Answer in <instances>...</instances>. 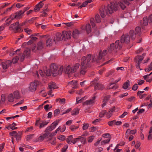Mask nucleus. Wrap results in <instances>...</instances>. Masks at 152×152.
Instances as JSON below:
<instances>
[{
  "label": "nucleus",
  "mask_w": 152,
  "mask_h": 152,
  "mask_svg": "<svg viewBox=\"0 0 152 152\" xmlns=\"http://www.w3.org/2000/svg\"><path fill=\"white\" fill-rule=\"evenodd\" d=\"M118 5L116 2H111L110 4H108L105 7V10L107 11L108 14H112L114 11H116L118 9Z\"/></svg>",
  "instance_id": "1"
},
{
  "label": "nucleus",
  "mask_w": 152,
  "mask_h": 152,
  "mask_svg": "<svg viewBox=\"0 0 152 152\" xmlns=\"http://www.w3.org/2000/svg\"><path fill=\"white\" fill-rule=\"evenodd\" d=\"M59 128H57L54 132L50 133L48 132H46L44 134H42L37 139V141H42L45 139L47 138L48 137V136L51 137L56 135L57 132L59 130Z\"/></svg>",
  "instance_id": "2"
},
{
  "label": "nucleus",
  "mask_w": 152,
  "mask_h": 152,
  "mask_svg": "<svg viewBox=\"0 0 152 152\" xmlns=\"http://www.w3.org/2000/svg\"><path fill=\"white\" fill-rule=\"evenodd\" d=\"M91 55H88L86 57L85 56H83L81 58V62L80 66H86L87 67L91 66L90 61L91 60Z\"/></svg>",
  "instance_id": "3"
},
{
  "label": "nucleus",
  "mask_w": 152,
  "mask_h": 152,
  "mask_svg": "<svg viewBox=\"0 0 152 152\" xmlns=\"http://www.w3.org/2000/svg\"><path fill=\"white\" fill-rule=\"evenodd\" d=\"M9 29L10 30H14L16 33L20 32L23 31V29L20 27L19 22H16L15 23L12 24L10 27Z\"/></svg>",
  "instance_id": "4"
},
{
  "label": "nucleus",
  "mask_w": 152,
  "mask_h": 152,
  "mask_svg": "<svg viewBox=\"0 0 152 152\" xmlns=\"http://www.w3.org/2000/svg\"><path fill=\"white\" fill-rule=\"evenodd\" d=\"M141 31V28L139 27H137L135 29V33H134V31L130 30L129 32V34L131 37V38L132 40H134L136 37V34H138L140 35Z\"/></svg>",
  "instance_id": "5"
},
{
  "label": "nucleus",
  "mask_w": 152,
  "mask_h": 152,
  "mask_svg": "<svg viewBox=\"0 0 152 152\" xmlns=\"http://www.w3.org/2000/svg\"><path fill=\"white\" fill-rule=\"evenodd\" d=\"M38 84V82L36 80L30 83L28 86V90L31 92L35 91L36 90L37 86Z\"/></svg>",
  "instance_id": "6"
},
{
  "label": "nucleus",
  "mask_w": 152,
  "mask_h": 152,
  "mask_svg": "<svg viewBox=\"0 0 152 152\" xmlns=\"http://www.w3.org/2000/svg\"><path fill=\"white\" fill-rule=\"evenodd\" d=\"M145 55V54H143L141 56H136L134 59L135 62L137 63L136 65V67L137 69H139L140 67V63L143 59L144 56Z\"/></svg>",
  "instance_id": "7"
},
{
  "label": "nucleus",
  "mask_w": 152,
  "mask_h": 152,
  "mask_svg": "<svg viewBox=\"0 0 152 152\" xmlns=\"http://www.w3.org/2000/svg\"><path fill=\"white\" fill-rule=\"evenodd\" d=\"M131 37L130 35L128 34L125 35H123L121 37V43L125 42L126 43H129L130 42Z\"/></svg>",
  "instance_id": "8"
},
{
  "label": "nucleus",
  "mask_w": 152,
  "mask_h": 152,
  "mask_svg": "<svg viewBox=\"0 0 152 152\" xmlns=\"http://www.w3.org/2000/svg\"><path fill=\"white\" fill-rule=\"evenodd\" d=\"M30 54V50L29 48H26L24 51L23 54L22 56L21 54H19L20 56V60L21 61H23L25 58H28L29 57Z\"/></svg>",
  "instance_id": "9"
},
{
  "label": "nucleus",
  "mask_w": 152,
  "mask_h": 152,
  "mask_svg": "<svg viewBox=\"0 0 152 152\" xmlns=\"http://www.w3.org/2000/svg\"><path fill=\"white\" fill-rule=\"evenodd\" d=\"M50 69L52 72V74H53L54 76L56 75L57 73L58 66L55 64H52L50 66Z\"/></svg>",
  "instance_id": "10"
},
{
  "label": "nucleus",
  "mask_w": 152,
  "mask_h": 152,
  "mask_svg": "<svg viewBox=\"0 0 152 152\" xmlns=\"http://www.w3.org/2000/svg\"><path fill=\"white\" fill-rule=\"evenodd\" d=\"M96 96H95L92 97V98L89 100H87L84 102L83 104L84 106L86 105H93L94 104L95 102V99Z\"/></svg>",
  "instance_id": "11"
},
{
  "label": "nucleus",
  "mask_w": 152,
  "mask_h": 152,
  "mask_svg": "<svg viewBox=\"0 0 152 152\" xmlns=\"http://www.w3.org/2000/svg\"><path fill=\"white\" fill-rule=\"evenodd\" d=\"M129 4V2L127 0H120L118 3V5L123 10H124L126 8L124 4L128 5Z\"/></svg>",
  "instance_id": "12"
},
{
  "label": "nucleus",
  "mask_w": 152,
  "mask_h": 152,
  "mask_svg": "<svg viewBox=\"0 0 152 152\" xmlns=\"http://www.w3.org/2000/svg\"><path fill=\"white\" fill-rule=\"evenodd\" d=\"M81 29L82 30H86L87 34H89L91 32V27L90 24L88 23L86 25H84L82 26Z\"/></svg>",
  "instance_id": "13"
},
{
  "label": "nucleus",
  "mask_w": 152,
  "mask_h": 152,
  "mask_svg": "<svg viewBox=\"0 0 152 152\" xmlns=\"http://www.w3.org/2000/svg\"><path fill=\"white\" fill-rule=\"evenodd\" d=\"M62 34L63 37L64 39H68L70 38L72 36L71 32L70 31H64Z\"/></svg>",
  "instance_id": "14"
},
{
  "label": "nucleus",
  "mask_w": 152,
  "mask_h": 152,
  "mask_svg": "<svg viewBox=\"0 0 152 152\" xmlns=\"http://www.w3.org/2000/svg\"><path fill=\"white\" fill-rule=\"evenodd\" d=\"M107 51L106 50H104L102 53L100 52L99 54L98 58L96 60V62L98 63L99 62V60H101L102 59V57L104 56L107 54Z\"/></svg>",
  "instance_id": "15"
},
{
  "label": "nucleus",
  "mask_w": 152,
  "mask_h": 152,
  "mask_svg": "<svg viewBox=\"0 0 152 152\" xmlns=\"http://www.w3.org/2000/svg\"><path fill=\"white\" fill-rule=\"evenodd\" d=\"M62 34L59 33H57L56 35L55 36V37L54 40V41L56 42L58 41H61L63 39Z\"/></svg>",
  "instance_id": "16"
},
{
  "label": "nucleus",
  "mask_w": 152,
  "mask_h": 152,
  "mask_svg": "<svg viewBox=\"0 0 152 152\" xmlns=\"http://www.w3.org/2000/svg\"><path fill=\"white\" fill-rule=\"evenodd\" d=\"M80 66V64L77 63L75 64L74 66L72 67L70 72L71 73H73L76 72L77 69H78Z\"/></svg>",
  "instance_id": "17"
},
{
  "label": "nucleus",
  "mask_w": 152,
  "mask_h": 152,
  "mask_svg": "<svg viewBox=\"0 0 152 152\" xmlns=\"http://www.w3.org/2000/svg\"><path fill=\"white\" fill-rule=\"evenodd\" d=\"M43 1H40L37 4L34 8V10L35 12L39 11L41 8L42 7L44 4L42 3Z\"/></svg>",
  "instance_id": "18"
},
{
  "label": "nucleus",
  "mask_w": 152,
  "mask_h": 152,
  "mask_svg": "<svg viewBox=\"0 0 152 152\" xmlns=\"http://www.w3.org/2000/svg\"><path fill=\"white\" fill-rule=\"evenodd\" d=\"M15 18H17L15 14H12L10 17V18L6 20V22L7 24H9L10 23L12 20Z\"/></svg>",
  "instance_id": "19"
},
{
  "label": "nucleus",
  "mask_w": 152,
  "mask_h": 152,
  "mask_svg": "<svg viewBox=\"0 0 152 152\" xmlns=\"http://www.w3.org/2000/svg\"><path fill=\"white\" fill-rule=\"evenodd\" d=\"M68 86H70L73 88H76L77 87V82L75 80H73L69 82L68 83Z\"/></svg>",
  "instance_id": "20"
},
{
  "label": "nucleus",
  "mask_w": 152,
  "mask_h": 152,
  "mask_svg": "<svg viewBox=\"0 0 152 152\" xmlns=\"http://www.w3.org/2000/svg\"><path fill=\"white\" fill-rule=\"evenodd\" d=\"M11 63V61L9 60H7L4 62H2V65L3 69H7Z\"/></svg>",
  "instance_id": "21"
},
{
  "label": "nucleus",
  "mask_w": 152,
  "mask_h": 152,
  "mask_svg": "<svg viewBox=\"0 0 152 152\" xmlns=\"http://www.w3.org/2000/svg\"><path fill=\"white\" fill-rule=\"evenodd\" d=\"M87 67L86 66H80V73L82 75H84L86 73Z\"/></svg>",
  "instance_id": "22"
},
{
  "label": "nucleus",
  "mask_w": 152,
  "mask_h": 152,
  "mask_svg": "<svg viewBox=\"0 0 152 152\" xmlns=\"http://www.w3.org/2000/svg\"><path fill=\"white\" fill-rule=\"evenodd\" d=\"M100 13L101 16L102 18H104L107 15H108L104 7L100 10Z\"/></svg>",
  "instance_id": "23"
},
{
  "label": "nucleus",
  "mask_w": 152,
  "mask_h": 152,
  "mask_svg": "<svg viewBox=\"0 0 152 152\" xmlns=\"http://www.w3.org/2000/svg\"><path fill=\"white\" fill-rule=\"evenodd\" d=\"M80 34V31L77 29L74 30L72 32V37L74 38H77Z\"/></svg>",
  "instance_id": "24"
},
{
  "label": "nucleus",
  "mask_w": 152,
  "mask_h": 152,
  "mask_svg": "<svg viewBox=\"0 0 152 152\" xmlns=\"http://www.w3.org/2000/svg\"><path fill=\"white\" fill-rule=\"evenodd\" d=\"M48 87L50 89H54L58 88V87L55 83L51 82L49 84Z\"/></svg>",
  "instance_id": "25"
},
{
  "label": "nucleus",
  "mask_w": 152,
  "mask_h": 152,
  "mask_svg": "<svg viewBox=\"0 0 152 152\" xmlns=\"http://www.w3.org/2000/svg\"><path fill=\"white\" fill-rule=\"evenodd\" d=\"M23 12L22 10H20L18 11L15 14L16 16L17 19H20L21 18L23 14Z\"/></svg>",
  "instance_id": "26"
},
{
  "label": "nucleus",
  "mask_w": 152,
  "mask_h": 152,
  "mask_svg": "<svg viewBox=\"0 0 152 152\" xmlns=\"http://www.w3.org/2000/svg\"><path fill=\"white\" fill-rule=\"evenodd\" d=\"M114 46L116 49L118 48L120 49L122 47V45L119 44V41L117 40L115 42Z\"/></svg>",
  "instance_id": "27"
},
{
  "label": "nucleus",
  "mask_w": 152,
  "mask_h": 152,
  "mask_svg": "<svg viewBox=\"0 0 152 152\" xmlns=\"http://www.w3.org/2000/svg\"><path fill=\"white\" fill-rule=\"evenodd\" d=\"M53 45V41L51 38H48L46 41V45L47 46L50 47Z\"/></svg>",
  "instance_id": "28"
},
{
  "label": "nucleus",
  "mask_w": 152,
  "mask_h": 152,
  "mask_svg": "<svg viewBox=\"0 0 152 152\" xmlns=\"http://www.w3.org/2000/svg\"><path fill=\"white\" fill-rule=\"evenodd\" d=\"M103 88V86L100 83H97L95 86V89L96 90L98 89L99 90H102Z\"/></svg>",
  "instance_id": "29"
},
{
  "label": "nucleus",
  "mask_w": 152,
  "mask_h": 152,
  "mask_svg": "<svg viewBox=\"0 0 152 152\" xmlns=\"http://www.w3.org/2000/svg\"><path fill=\"white\" fill-rule=\"evenodd\" d=\"M72 139L73 136L72 135L69 136L66 139V141L67 143L69 144H70L72 143Z\"/></svg>",
  "instance_id": "30"
},
{
  "label": "nucleus",
  "mask_w": 152,
  "mask_h": 152,
  "mask_svg": "<svg viewBox=\"0 0 152 152\" xmlns=\"http://www.w3.org/2000/svg\"><path fill=\"white\" fill-rule=\"evenodd\" d=\"M43 43L40 41L38 42L37 44V48L38 50L42 49L43 48Z\"/></svg>",
  "instance_id": "31"
},
{
  "label": "nucleus",
  "mask_w": 152,
  "mask_h": 152,
  "mask_svg": "<svg viewBox=\"0 0 152 152\" xmlns=\"http://www.w3.org/2000/svg\"><path fill=\"white\" fill-rule=\"evenodd\" d=\"M14 95L15 99H19L20 97L18 91H15L14 92Z\"/></svg>",
  "instance_id": "32"
},
{
  "label": "nucleus",
  "mask_w": 152,
  "mask_h": 152,
  "mask_svg": "<svg viewBox=\"0 0 152 152\" xmlns=\"http://www.w3.org/2000/svg\"><path fill=\"white\" fill-rule=\"evenodd\" d=\"M8 100L10 102H12L14 101V98L12 94H10L8 96Z\"/></svg>",
  "instance_id": "33"
},
{
  "label": "nucleus",
  "mask_w": 152,
  "mask_h": 152,
  "mask_svg": "<svg viewBox=\"0 0 152 152\" xmlns=\"http://www.w3.org/2000/svg\"><path fill=\"white\" fill-rule=\"evenodd\" d=\"M18 54V56H16L15 58L12 59V61L11 62V63L12 62L13 64H15L17 62L19 59H20V56Z\"/></svg>",
  "instance_id": "34"
},
{
  "label": "nucleus",
  "mask_w": 152,
  "mask_h": 152,
  "mask_svg": "<svg viewBox=\"0 0 152 152\" xmlns=\"http://www.w3.org/2000/svg\"><path fill=\"white\" fill-rule=\"evenodd\" d=\"M114 45L113 43L110 44V46L108 47V50L110 53H111L115 48Z\"/></svg>",
  "instance_id": "35"
},
{
  "label": "nucleus",
  "mask_w": 152,
  "mask_h": 152,
  "mask_svg": "<svg viewBox=\"0 0 152 152\" xmlns=\"http://www.w3.org/2000/svg\"><path fill=\"white\" fill-rule=\"evenodd\" d=\"M129 80H127L123 85V88L124 89H126L129 86Z\"/></svg>",
  "instance_id": "36"
},
{
  "label": "nucleus",
  "mask_w": 152,
  "mask_h": 152,
  "mask_svg": "<svg viewBox=\"0 0 152 152\" xmlns=\"http://www.w3.org/2000/svg\"><path fill=\"white\" fill-rule=\"evenodd\" d=\"M34 134H30L27 135L26 137V139L27 141H29L32 139L34 137Z\"/></svg>",
  "instance_id": "37"
},
{
  "label": "nucleus",
  "mask_w": 152,
  "mask_h": 152,
  "mask_svg": "<svg viewBox=\"0 0 152 152\" xmlns=\"http://www.w3.org/2000/svg\"><path fill=\"white\" fill-rule=\"evenodd\" d=\"M48 11V10L47 9H46L44 10L43 12H42V14L40 15V17H45L47 16V14L46 12Z\"/></svg>",
  "instance_id": "38"
},
{
  "label": "nucleus",
  "mask_w": 152,
  "mask_h": 152,
  "mask_svg": "<svg viewBox=\"0 0 152 152\" xmlns=\"http://www.w3.org/2000/svg\"><path fill=\"white\" fill-rule=\"evenodd\" d=\"M48 122L46 121H44L40 123L39 126V128L41 129L43 127L47 125Z\"/></svg>",
  "instance_id": "39"
},
{
  "label": "nucleus",
  "mask_w": 152,
  "mask_h": 152,
  "mask_svg": "<svg viewBox=\"0 0 152 152\" xmlns=\"http://www.w3.org/2000/svg\"><path fill=\"white\" fill-rule=\"evenodd\" d=\"M71 69L70 66L69 65L68 66L66 67V70L65 71V73L69 75L70 73H71L70 72Z\"/></svg>",
  "instance_id": "40"
},
{
  "label": "nucleus",
  "mask_w": 152,
  "mask_h": 152,
  "mask_svg": "<svg viewBox=\"0 0 152 152\" xmlns=\"http://www.w3.org/2000/svg\"><path fill=\"white\" fill-rule=\"evenodd\" d=\"M79 110L78 108H76L74 109L72 112V115L77 114L79 113Z\"/></svg>",
  "instance_id": "41"
},
{
  "label": "nucleus",
  "mask_w": 152,
  "mask_h": 152,
  "mask_svg": "<svg viewBox=\"0 0 152 152\" xmlns=\"http://www.w3.org/2000/svg\"><path fill=\"white\" fill-rule=\"evenodd\" d=\"M95 19L97 23H99L101 21V19L99 15L97 14L95 17Z\"/></svg>",
  "instance_id": "42"
},
{
  "label": "nucleus",
  "mask_w": 152,
  "mask_h": 152,
  "mask_svg": "<svg viewBox=\"0 0 152 152\" xmlns=\"http://www.w3.org/2000/svg\"><path fill=\"white\" fill-rule=\"evenodd\" d=\"M79 128V126H76L75 125H71L70 127V129L72 131H74L75 130Z\"/></svg>",
  "instance_id": "43"
},
{
  "label": "nucleus",
  "mask_w": 152,
  "mask_h": 152,
  "mask_svg": "<svg viewBox=\"0 0 152 152\" xmlns=\"http://www.w3.org/2000/svg\"><path fill=\"white\" fill-rule=\"evenodd\" d=\"M106 113L107 112L106 110H102L100 113L99 117L100 118L103 117Z\"/></svg>",
  "instance_id": "44"
},
{
  "label": "nucleus",
  "mask_w": 152,
  "mask_h": 152,
  "mask_svg": "<svg viewBox=\"0 0 152 152\" xmlns=\"http://www.w3.org/2000/svg\"><path fill=\"white\" fill-rule=\"evenodd\" d=\"M143 23L145 26H146L148 25V18L147 17L143 18Z\"/></svg>",
  "instance_id": "45"
},
{
  "label": "nucleus",
  "mask_w": 152,
  "mask_h": 152,
  "mask_svg": "<svg viewBox=\"0 0 152 152\" xmlns=\"http://www.w3.org/2000/svg\"><path fill=\"white\" fill-rule=\"evenodd\" d=\"M24 31L28 34H31L32 32V31L30 29L27 28L24 29Z\"/></svg>",
  "instance_id": "46"
},
{
  "label": "nucleus",
  "mask_w": 152,
  "mask_h": 152,
  "mask_svg": "<svg viewBox=\"0 0 152 152\" xmlns=\"http://www.w3.org/2000/svg\"><path fill=\"white\" fill-rule=\"evenodd\" d=\"M57 138L60 140L64 141L65 139V137L64 135H60Z\"/></svg>",
  "instance_id": "47"
},
{
  "label": "nucleus",
  "mask_w": 152,
  "mask_h": 152,
  "mask_svg": "<svg viewBox=\"0 0 152 152\" xmlns=\"http://www.w3.org/2000/svg\"><path fill=\"white\" fill-rule=\"evenodd\" d=\"M128 129L129 130V134H134L136 133L137 131L136 129L132 130H131L130 129Z\"/></svg>",
  "instance_id": "48"
},
{
  "label": "nucleus",
  "mask_w": 152,
  "mask_h": 152,
  "mask_svg": "<svg viewBox=\"0 0 152 152\" xmlns=\"http://www.w3.org/2000/svg\"><path fill=\"white\" fill-rule=\"evenodd\" d=\"M110 140V138L106 140H103L101 142V144L102 145L105 144L109 143Z\"/></svg>",
  "instance_id": "49"
},
{
  "label": "nucleus",
  "mask_w": 152,
  "mask_h": 152,
  "mask_svg": "<svg viewBox=\"0 0 152 152\" xmlns=\"http://www.w3.org/2000/svg\"><path fill=\"white\" fill-rule=\"evenodd\" d=\"M45 73L47 76H49L51 75V74L52 73V72L50 70V69L46 70L45 72Z\"/></svg>",
  "instance_id": "50"
},
{
  "label": "nucleus",
  "mask_w": 152,
  "mask_h": 152,
  "mask_svg": "<svg viewBox=\"0 0 152 152\" xmlns=\"http://www.w3.org/2000/svg\"><path fill=\"white\" fill-rule=\"evenodd\" d=\"M115 121L116 120L109 121L108 122L107 124L109 126H112L114 124H115Z\"/></svg>",
  "instance_id": "51"
},
{
  "label": "nucleus",
  "mask_w": 152,
  "mask_h": 152,
  "mask_svg": "<svg viewBox=\"0 0 152 152\" xmlns=\"http://www.w3.org/2000/svg\"><path fill=\"white\" fill-rule=\"evenodd\" d=\"M110 98V95H108L104 97V99L103 100V102H107L108 101L109 99Z\"/></svg>",
  "instance_id": "52"
},
{
  "label": "nucleus",
  "mask_w": 152,
  "mask_h": 152,
  "mask_svg": "<svg viewBox=\"0 0 152 152\" xmlns=\"http://www.w3.org/2000/svg\"><path fill=\"white\" fill-rule=\"evenodd\" d=\"M118 145H117L114 149V152H121L122 151L121 149H120L118 148Z\"/></svg>",
  "instance_id": "53"
},
{
  "label": "nucleus",
  "mask_w": 152,
  "mask_h": 152,
  "mask_svg": "<svg viewBox=\"0 0 152 152\" xmlns=\"http://www.w3.org/2000/svg\"><path fill=\"white\" fill-rule=\"evenodd\" d=\"M63 70V66H61L60 67L59 69L58 70V72H57V73H58V74L59 75H61Z\"/></svg>",
  "instance_id": "54"
},
{
  "label": "nucleus",
  "mask_w": 152,
  "mask_h": 152,
  "mask_svg": "<svg viewBox=\"0 0 152 152\" xmlns=\"http://www.w3.org/2000/svg\"><path fill=\"white\" fill-rule=\"evenodd\" d=\"M89 126V125L87 123H84L83 124V130H86L88 129Z\"/></svg>",
  "instance_id": "55"
},
{
  "label": "nucleus",
  "mask_w": 152,
  "mask_h": 152,
  "mask_svg": "<svg viewBox=\"0 0 152 152\" xmlns=\"http://www.w3.org/2000/svg\"><path fill=\"white\" fill-rule=\"evenodd\" d=\"M81 136L82 138H81V140H80V141L82 143L84 144L86 143V138L84 137H83V136Z\"/></svg>",
  "instance_id": "56"
},
{
  "label": "nucleus",
  "mask_w": 152,
  "mask_h": 152,
  "mask_svg": "<svg viewBox=\"0 0 152 152\" xmlns=\"http://www.w3.org/2000/svg\"><path fill=\"white\" fill-rule=\"evenodd\" d=\"M60 113V111L59 109H57L54 110V115L56 116L58 115Z\"/></svg>",
  "instance_id": "57"
},
{
  "label": "nucleus",
  "mask_w": 152,
  "mask_h": 152,
  "mask_svg": "<svg viewBox=\"0 0 152 152\" xmlns=\"http://www.w3.org/2000/svg\"><path fill=\"white\" fill-rule=\"evenodd\" d=\"M138 87V84H135L133 86L132 89L134 91H136L137 90Z\"/></svg>",
  "instance_id": "58"
},
{
  "label": "nucleus",
  "mask_w": 152,
  "mask_h": 152,
  "mask_svg": "<svg viewBox=\"0 0 152 152\" xmlns=\"http://www.w3.org/2000/svg\"><path fill=\"white\" fill-rule=\"evenodd\" d=\"M55 128L51 125L49 126L46 129V130L47 131H51L53 130Z\"/></svg>",
  "instance_id": "59"
},
{
  "label": "nucleus",
  "mask_w": 152,
  "mask_h": 152,
  "mask_svg": "<svg viewBox=\"0 0 152 152\" xmlns=\"http://www.w3.org/2000/svg\"><path fill=\"white\" fill-rule=\"evenodd\" d=\"M152 70V61L150 65L148 66V68L146 69L145 71L146 72Z\"/></svg>",
  "instance_id": "60"
},
{
  "label": "nucleus",
  "mask_w": 152,
  "mask_h": 152,
  "mask_svg": "<svg viewBox=\"0 0 152 152\" xmlns=\"http://www.w3.org/2000/svg\"><path fill=\"white\" fill-rule=\"evenodd\" d=\"M94 138V136H91L89 137L88 138V142H91L93 141Z\"/></svg>",
  "instance_id": "61"
},
{
  "label": "nucleus",
  "mask_w": 152,
  "mask_h": 152,
  "mask_svg": "<svg viewBox=\"0 0 152 152\" xmlns=\"http://www.w3.org/2000/svg\"><path fill=\"white\" fill-rule=\"evenodd\" d=\"M106 117L108 118L111 117L113 114V113L111 111H108L106 113Z\"/></svg>",
  "instance_id": "62"
},
{
  "label": "nucleus",
  "mask_w": 152,
  "mask_h": 152,
  "mask_svg": "<svg viewBox=\"0 0 152 152\" xmlns=\"http://www.w3.org/2000/svg\"><path fill=\"white\" fill-rule=\"evenodd\" d=\"M58 121H56L53 123L51 125L53 126V127L55 128L56 126L58 125Z\"/></svg>",
  "instance_id": "63"
},
{
  "label": "nucleus",
  "mask_w": 152,
  "mask_h": 152,
  "mask_svg": "<svg viewBox=\"0 0 152 152\" xmlns=\"http://www.w3.org/2000/svg\"><path fill=\"white\" fill-rule=\"evenodd\" d=\"M103 148L100 147H99L98 148L96 149L95 152H100L103 150Z\"/></svg>",
  "instance_id": "64"
}]
</instances>
